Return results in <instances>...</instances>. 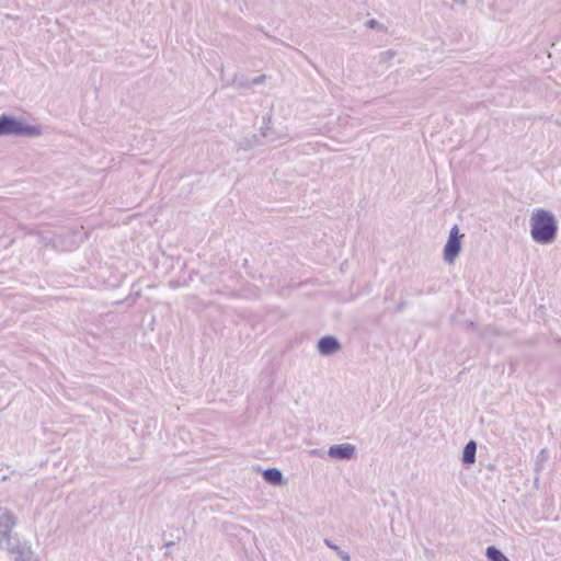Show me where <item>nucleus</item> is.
<instances>
[{
  "label": "nucleus",
  "instance_id": "4",
  "mask_svg": "<svg viewBox=\"0 0 561 561\" xmlns=\"http://www.w3.org/2000/svg\"><path fill=\"white\" fill-rule=\"evenodd\" d=\"M463 236L459 233V228L457 225H455L448 236V240L444 248V260L447 263H453L456 257L459 255L461 250V241L460 239Z\"/></svg>",
  "mask_w": 561,
  "mask_h": 561
},
{
  "label": "nucleus",
  "instance_id": "17",
  "mask_svg": "<svg viewBox=\"0 0 561 561\" xmlns=\"http://www.w3.org/2000/svg\"><path fill=\"white\" fill-rule=\"evenodd\" d=\"M385 54H386V55H389V56H392V55H393V53H392V51H390V50H389V51H387V53H385Z\"/></svg>",
  "mask_w": 561,
  "mask_h": 561
},
{
  "label": "nucleus",
  "instance_id": "3",
  "mask_svg": "<svg viewBox=\"0 0 561 561\" xmlns=\"http://www.w3.org/2000/svg\"><path fill=\"white\" fill-rule=\"evenodd\" d=\"M15 526L14 516L5 512L0 516V549H11L18 541L11 536L12 529Z\"/></svg>",
  "mask_w": 561,
  "mask_h": 561
},
{
  "label": "nucleus",
  "instance_id": "7",
  "mask_svg": "<svg viewBox=\"0 0 561 561\" xmlns=\"http://www.w3.org/2000/svg\"><path fill=\"white\" fill-rule=\"evenodd\" d=\"M341 348L340 342L333 336L321 337L318 343V351L321 355L329 356Z\"/></svg>",
  "mask_w": 561,
  "mask_h": 561
},
{
  "label": "nucleus",
  "instance_id": "16",
  "mask_svg": "<svg viewBox=\"0 0 561 561\" xmlns=\"http://www.w3.org/2000/svg\"><path fill=\"white\" fill-rule=\"evenodd\" d=\"M376 23H377V22H376L375 20H370V21L368 22V24H369V26H370V27H374V26L376 25Z\"/></svg>",
  "mask_w": 561,
  "mask_h": 561
},
{
  "label": "nucleus",
  "instance_id": "8",
  "mask_svg": "<svg viewBox=\"0 0 561 561\" xmlns=\"http://www.w3.org/2000/svg\"><path fill=\"white\" fill-rule=\"evenodd\" d=\"M263 478L272 485H280L283 483V473L276 468H268L264 470Z\"/></svg>",
  "mask_w": 561,
  "mask_h": 561
},
{
  "label": "nucleus",
  "instance_id": "10",
  "mask_svg": "<svg viewBox=\"0 0 561 561\" xmlns=\"http://www.w3.org/2000/svg\"><path fill=\"white\" fill-rule=\"evenodd\" d=\"M485 556L490 561H510L508 558L494 546L486 548Z\"/></svg>",
  "mask_w": 561,
  "mask_h": 561
},
{
  "label": "nucleus",
  "instance_id": "15",
  "mask_svg": "<svg viewBox=\"0 0 561 561\" xmlns=\"http://www.w3.org/2000/svg\"><path fill=\"white\" fill-rule=\"evenodd\" d=\"M456 4L465 7L468 0H453Z\"/></svg>",
  "mask_w": 561,
  "mask_h": 561
},
{
  "label": "nucleus",
  "instance_id": "1",
  "mask_svg": "<svg viewBox=\"0 0 561 561\" xmlns=\"http://www.w3.org/2000/svg\"><path fill=\"white\" fill-rule=\"evenodd\" d=\"M529 226L531 238L539 244H549L557 237V219L549 210L534 209L529 218Z\"/></svg>",
  "mask_w": 561,
  "mask_h": 561
},
{
  "label": "nucleus",
  "instance_id": "5",
  "mask_svg": "<svg viewBox=\"0 0 561 561\" xmlns=\"http://www.w3.org/2000/svg\"><path fill=\"white\" fill-rule=\"evenodd\" d=\"M8 551L14 556L13 561H41L39 557L32 549L31 545L25 541H16L15 545Z\"/></svg>",
  "mask_w": 561,
  "mask_h": 561
},
{
  "label": "nucleus",
  "instance_id": "6",
  "mask_svg": "<svg viewBox=\"0 0 561 561\" xmlns=\"http://www.w3.org/2000/svg\"><path fill=\"white\" fill-rule=\"evenodd\" d=\"M356 447L350 443L332 445L328 450V456L332 459L350 460L355 457Z\"/></svg>",
  "mask_w": 561,
  "mask_h": 561
},
{
  "label": "nucleus",
  "instance_id": "9",
  "mask_svg": "<svg viewBox=\"0 0 561 561\" xmlns=\"http://www.w3.org/2000/svg\"><path fill=\"white\" fill-rule=\"evenodd\" d=\"M477 444L474 440H470L466 444L462 454V461L466 465H471L476 461Z\"/></svg>",
  "mask_w": 561,
  "mask_h": 561
},
{
  "label": "nucleus",
  "instance_id": "11",
  "mask_svg": "<svg viewBox=\"0 0 561 561\" xmlns=\"http://www.w3.org/2000/svg\"><path fill=\"white\" fill-rule=\"evenodd\" d=\"M323 542L328 548L334 550L343 561H351L350 553L347 551L341 550L340 547L336 546L332 540L325 538Z\"/></svg>",
  "mask_w": 561,
  "mask_h": 561
},
{
  "label": "nucleus",
  "instance_id": "14",
  "mask_svg": "<svg viewBox=\"0 0 561 561\" xmlns=\"http://www.w3.org/2000/svg\"><path fill=\"white\" fill-rule=\"evenodd\" d=\"M264 80H265V76H264V75L259 76V77L254 78L253 80H251L250 82H248V83L245 84V87H247V88H250V87H252V85L262 84V83L264 82Z\"/></svg>",
  "mask_w": 561,
  "mask_h": 561
},
{
  "label": "nucleus",
  "instance_id": "2",
  "mask_svg": "<svg viewBox=\"0 0 561 561\" xmlns=\"http://www.w3.org/2000/svg\"><path fill=\"white\" fill-rule=\"evenodd\" d=\"M41 130L36 126L25 125L12 116H0V135L38 136Z\"/></svg>",
  "mask_w": 561,
  "mask_h": 561
},
{
  "label": "nucleus",
  "instance_id": "12",
  "mask_svg": "<svg viewBox=\"0 0 561 561\" xmlns=\"http://www.w3.org/2000/svg\"><path fill=\"white\" fill-rule=\"evenodd\" d=\"M549 458V454L547 451V449H541L539 451V454L537 455V458H536V467H535V470L536 471H540L542 470L543 468V465L545 462L548 460Z\"/></svg>",
  "mask_w": 561,
  "mask_h": 561
},
{
  "label": "nucleus",
  "instance_id": "13",
  "mask_svg": "<svg viewBox=\"0 0 561 561\" xmlns=\"http://www.w3.org/2000/svg\"><path fill=\"white\" fill-rule=\"evenodd\" d=\"M81 241V236L80 234H73L72 239L67 242L66 244H55L56 247H60L62 250H66V251H71L72 249H75L79 242Z\"/></svg>",
  "mask_w": 561,
  "mask_h": 561
},
{
  "label": "nucleus",
  "instance_id": "18",
  "mask_svg": "<svg viewBox=\"0 0 561 561\" xmlns=\"http://www.w3.org/2000/svg\"><path fill=\"white\" fill-rule=\"evenodd\" d=\"M479 2H481L482 0H478Z\"/></svg>",
  "mask_w": 561,
  "mask_h": 561
}]
</instances>
